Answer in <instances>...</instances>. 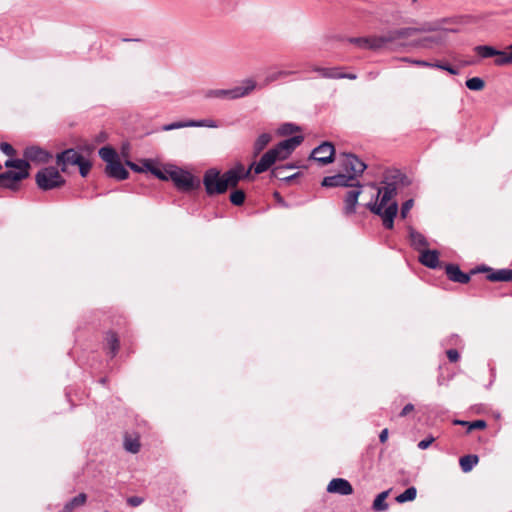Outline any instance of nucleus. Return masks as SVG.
<instances>
[{"label": "nucleus", "mask_w": 512, "mask_h": 512, "mask_svg": "<svg viewBox=\"0 0 512 512\" xmlns=\"http://www.w3.org/2000/svg\"><path fill=\"white\" fill-rule=\"evenodd\" d=\"M475 52L482 58L495 57L498 54V50L492 46L479 45L475 47Z\"/></svg>", "instance_id": "nucleus-30"}, {"label": "nucleus", "mask_w": 512, "mask_h": 512, "mask_svg": "<svg viewBox=\"0 0 512 512\" xmlns=\"http://www.w3.org/2000/svg\"><path fill=\"white\" fill-rule=\"evenodd\" d=\"M312 71L318 73L320 77L324 78L326 72H328V67L313 66Z\"/></svg>", "instance_id": "nucleus-48"}, {"label": "nucleus", "mask_w": 512, "mask_h": 512, "mask_svg": "<svg viewBox=\"0 0 512 512\" xmlns=\"http://www.w3.org/2000/svg\"><path fill=\"white\" fill-rule=\"evenodd\" d=\"M106 139V134L105 133H101L99 136H98V141H104Z\"/></svg>", "instance_id": "nucleus-54"}, {"label": "nucleus", "mask_w": 512, "mask_h": 512, "mask_svg": "<svg viewBox=\"0 0 512 512\" xmlns=\"http://www.w3.org/2000/svg\"><path fill=\"white\" fill-rule=\"evenodd\" d=\"M445 272L448 274V264L444 265Z\"/></svg>", "instance_id": "nucleus-56"}, {"label": "nucleus", "mask_w": 512, "mask_h": 512, "mask_svg": "<svg viewBox=\"0 0 512 512\" xmlns=\"http://www.w3.org/2000/svg\"><path fill=\"white\" fill-rule=\"evenodd\" d=\"M413 204H414V201L413 199H408L406 200L403 204H402V207H401V210H400V216L401 218H406L410 209L413 207Z\"/></svg>", "instance_id": "nucleus-42"}, {"label": "nucleus", "mask_w": 512, "mask_h": 512, "mask_svg": "<svg viewBox=\"0 0 512 512\" xmlns=\"http://www.w3.org/2000/svg\"><path fill=\"white\" fill-rule=\"evenodd\" d=\"M106 342L109 348L111 357H114L119 349V339L114 332H108L106 335Z\"/></svg>", "instance_id": "nucleus-28"}, {"label": "nucleus", "mask_w": 512, "mask_h": 512, "mask_svg": "<svg viewBox=\"0 0 512 512\" xmlns=\"http://www.w3.org/2000/svg\"><path fill=\"white\" fill-rule=\"evenodd\" d=\"M286 172L287 171H285V167H274L271 170V177L277 178L286 183H290L291 181H293L300 175L299 172L291 174V175L287 174Z\"/></svg>", "instance_id": "nucleus-24"}, {"label": "nucleus", "mask_w": 512, "mask_h": 512, "mask_svg": "<svg viewBox=\"0 0 512 512\" xmlns=\"http://www.w3.org/2000/svg\"><path fill=\"white\" fill-rule=\"evenodd\" d=\"M390 490L383 491L379 493L373 501L372 509L375 512H383L388 509V503L386 502L387 497L389 496Z\"/></svg>", "instance_id": "nucleus-23"}, {"label": "nucleus", "mask_w": 512, "mask_h": 512, "mask_svg": "<svg viewBox=\"0 0 512 512\" xmlns=\"http://www.w3.org/2000/svg\"><path fill=\"white\" fill-rule=\"evenodd\" d=\"M25 160L37 163H47L52 155L38 146H30L24 150Z\"/></svg>", "instance_id": "nucleus-16"}, {"label": "nucleus", "mask_w": 512, "mask_h": 512, "mask_svg": "<svg viewBox=\"0 0 512 512\" xmlns=\"http://www.w3.org/2000/svg\"><path fill=\"white\" fill-rule=\"evenodd\" d=\"M77 166L79 167L80 175L82 177H86L89 174V172H90L92 164H91V162L89 160H86L83 157L82 160L79 161V164H77Z\"/></svg>", "instance_id": "nucleus-41"}, {"label": "nucleus", "mask_w": 512, "mask_h": 512, "mask_svg": "<svg viewBox=\"0 0 512 512\" xmlns=\"http://www.w3.org/2000/svg\"><path fill=\"white\" fill-rule=\"evenodd\" d=\"M508 50L510 51V53L512 54V44L510 46H508Z\"/></svg>", "instance_id": "nucleus-58"}, {"label": "nucleus", "mask_w": 512, "mask_h": 512, "mask_svg": "<svg viewBox=\"0 0 512 512\" xmlns=\"http://www.w3.org/2000/svg\"><path fill=\"white\" fill-rule=\"evenodd\" d=\"M302 141V136H293L279 142L262 155L255 165V174H261L270 169L277 161L287 159Z\"/></svg>", "instance_id": "nucleus-4"}, {"label": "nucleus", "mask_w": 512, "mask_h": 512, "mask_svg": "<svg viewBox=\"0 0 512 512\" xmlns=\"http://www.w3.org/2000/svg\"><path fill=\"white\" fill-rule=\"evenodd\" d=\"M454 424H461V425H468V431H472L475 429H485L487 426V423L484 420H476L473 422H464V421H458L455 420Z\"/></svg>", "instance_id": "nucleus-39"}, {"label": "nucleus", "mask_w": 512, "mask_h": 512, "mask_svg": "<svg viewBox=\"0 0 512 512\" xmlns=\"http://www.w3.org/2000/svg\"><path fill=\"white\" fill-rule=\"evenodd\" d=\"M403 60L407 61V62H410L412 64H415V65H419V66L437 67V68H440L442 70L448 71V62L447 61L440 62V63H429V62H426L424 60H411V59H408V58H404Z\"/></svg>", "instance_id": "nucleus-32"}, {"label": "nucleus", "mask_w": 512, "mask_h": 512, "mask_svg": "<svg viewBox=\"0 0 512 512\" xmlns=\"http://www.w3.org/2000/svg\"><path fill=\"white\" fill-rule=\"evenodd\" d=\"M124 448L128 452L136 454L140 450V442L137 438L126 436L124 439Z\"/></svg>", "instance_id": "nucleus-34"}, {"label": "nucleus", "mask_w": 512, "mask_h": 512, "mask_svg": "<svg viewBox=\"0 0 512 512\" xmlns=\"http://www.w3.org/2000/svg\"><path fill=\"white\" fill-rule=\"evenodd\" d=\"M477 455L469 454L460 458V466L463 472H469L478 463Z\"/></svg>", "instance_id": "nucleus-26"}, {"label": "nucleus", "mask_w": 512, "mask_h": 512, "mask_svg": "<svg viewBox=\"0 0 512 512\" xmlns=\"http://www.w3.org/2000/svg\"><path fill=\"white\" fill-rule=\"evenodd\" d=\"M257 87V83L255 80L251 78H247L241 82V85L236 86L231 89H210L205 92V98H218V99H228L235 100L251 94L255 88Z\"/></svg>", "instance_id": "nucleus-5"}, {"label": "nucleus", "mask_w": 512, "mask_h": 512, "mask_svg": "<svg viewBox=\"0 0 512 512\" xmlns=\"http://www.w3.org/2000/svg\"><path fill=\"white\" fill-rule=\"evenodd\" d=\"M145 169L151 172L154 176H156L160 180H169V170L162 171L158 167L154 166L150 160L144 161Z\"/></svg>", "instance_id": "nucleus-27"}, {"label": "nucleus", "mask_w": 512, "mask_h": 512, "mask_svg": "<svg viewBox=\"0 0 512 512\" xmlns=\"http://www.w3.org/2000/svg\"><path fill=\"white\" fill-rule=\"evenodd\" d=\"M413 410H414V405L409 403L404 406V408L400 412L399 416L404 417V416L408 415L410 412H412Z\"/></svg>", "instance_id": "nucleus-49"}, {"label": "nucleus", "mask_w": 512, "mask_h": 512, "mask_svg": "<svg viewBox=\"0 0 512 512\" xmlns=\"http://www.w3.org/2000/svg\"><path fill=\"white\" fill-rule=\"evenodd\" d=\"M245 192L243 190H234L230 194V201L235 206H241L245 201Z\"/></svg>", "instance_id": "nucleus-36"}, {"label": "nucleus", "mask_w": 512, "mask_h": 512, "mask_svg": "<svg viewBox=\"0 0 512 512\" xmlns=\"http://www.w3.org/2000/svg\"><path fill=\"white\" fill-rule=\"evenodd\" d=\"M325 79H357V75L354 73H343L341 72V67H329L328 72L324 77Z\"/></svg>", "instance_id": "nucleus-22"}, {"label": "nucleus", "mask_w": 512, "mask_h": 512, "mask_svg": "<svg viewBox=\"0 0 512 512\" xmlns=\"http://www.w3.org/2000/svg\"><path fill=\"white\" fill-rule=\"evenodd\" d=\"M471 271L464 273L460 270L458 265L450 264V281L466 284L470 281Z\"/></svg>", "instance_id": "nucleus-20"}, {"label": "nucleus", "mask_w": 512, "mask_h": 512, "mask_svg": "<svg viewBox=\"0 0 512 512\" xmlns=\"http://www.w3.org/2000/svg\"><path fill=\"white\" fill-rule=\"evenodd\" d=\"M292 73H293L292 71H285V70L273 72V73L267 75V77L265 79V85H267L271 82L277 81L279 79L285 78V77L291 75Z\"/></svg>", "instance_id": "nucleus-38"}, {"label": "nucleus", "mask_w": 512, "mask_h": 512, "mask_svg": "<svg viewBox=\"0 0 512 512\" xmlns=\"http://www.w3.org/2000/svg\"><path fill=\"white\" fill-rule=\"evenodd\" d=\"M274 196L276 197V199H279L280 202H283L278 192H275Z\"/></svg>", "instance_id": "nucleus-55"}, {"label": "nucleus", "mask_w": 512, "mask_h": 512, "mask_svg": "<svg viewBox=\"0 0 512 512\" xmlns=\"http://www.w3.org/2000/svg\"><path fill=\"white\" fill-rule=\"evenodd\" d=\"M186 127H191L190 120L178 121V122L166 124L162 127V130L163 131H171V130L186 128Z\"/></svg>", "instance_id": "nucleus-40"}, {"label": "nucleus", "mask_w": 512, "mask_h": 512, "mask_svg": "<svg viewBox=\"0 0 512 512\" xmlns=\"http://www.w3.org/2000/svg\"><path fill=\"white\" fill-rule=\"evenodd\" d=\"M340 157H342L340 160L342 169L349 174L339 173L332 176H326L323 178L321 183L323 187L334 188L353 186V181H356V178L361 176L367 168V165L354 154L342 153Z\"/></svg>", "instance_id": "nucleus-3"}, {"label": "nucleus", "mask_w": 512, "mask_h": 512, "mask_svg": "<svg viewBox=\"0 0 512 512\" xmlns=\"http://www.w3.org/2000/svg\"><path fill=\"white\" fill-rule=\"evenodd\" d=\"M404 179V175L399 171H395L392 175L386 176L383 186L377 191V198L374 203H368V209L381 217L383 226L392 229L394 219L398 213V203L393 200L397 195L398 183Z\"/></svg>", "instance_id": "nucleus-2"}, {"label": "nucleus", "mask_w": 512, "mask_h": 512, "mask_svg": "<svg viewBox=\"0 0 512 512\" xmlns=\"http://www.w3.org/2000/svg\"><path fill=\"white\" fill-rule=\"evenodd\" d=\"M421 264L428 268H436L439 265V252L437 250H423L419 256Z\"/></svg>", "instance_id": "nucleus-17"}, {"label": "nucleus", "mask_w": 512, "mask_h": 512, "mask_svg": "<svg viewBox=\"0 0 512 512\" xmlns=\"http://www.w3.org/2000/svg\"><path fill=\"white\" fill-rule=\"evenodd\" d=\"M388 439V429H383L381 432H380V435H379V440L381 443H384L386 442Z\"/></svg>", "instance_id": "nucleus-52"}, {"label": "nucleus", "mask_w": 512, "mask_h": 512, "mask_svg": "<svg viewBox=\"0 0 512 512\" xmlns=\"http://www.w3.org/2000/svg\"><path fill=\"white\" fill-rule=\"evenodd\" d=\"M87 496L85 493H80L72 498L64 507L67 512H71L75 507L82 506L86 502Z\"/></svg>", "instance_id": "nucleus-31"}, {"label": "nucleus", "mask_w": 512, "mask_h": 512, "mask_svg": "<svg viewBox=\"0 0 512 512\" xmlns=\"http://www.w3.org/2000/svg\"><path fill=\"white\" fill-rule=\"evenodd\" d=\"M0 150L7 156H14L16 151L15 149L12 147V145H10L9 143L7 142H2L0 143Z\"/></svg>", "instance_id": "nucleus-43"}, {"label": "nucleus", "mask_w": 512, "mask_h": 512, "mask_svg": "<svg viewBox=\"0 0 512 512\" xmlns=\"http://www.w3.org/2000/svg\"><path fill=\"white\" fill-rule=\"evenodd\" d=\"M433 441V439H424V440H421L419 443H418V447L420 449H426L429 447V445L431 444V442Z\"/></svg>", "instance_id": "nucleus-50"}, {"label": "nucleus", "mask_w": 512, "mask_h": 512, "mask_svg": "<svg viewBox=\"0 0 512 512\" xmlns=\"http://www.w3.org/2000/svg\"><path fill=\"white\" fill-rule=\"evenodd\" d=\"M144 499L142 497H139V496H131L127 499V503L131 506V507H137V506H140L142 503H143Z\"/></svg>", "instance_id": "nucleus-45"}, {"label": "nucleus", "mask_w": 512, "mask_h": 512, "mask_svg": "<svg viewBox=\"0 0 512 512\" xmlns=\"http://www.w3.org/2000/svg\"><path fill=\"white\" fill-rule=\"evenodd\" d=\"M203 184L206 190V193L209 196L223 194L227 191V184L223 178V174L215 169H208L203 176Z\"/></svg>", "instance_id": "nucleus-8"}, {"label": "nucleus", "mask_w": 512, "mask_h": 512, "mask_svg": "<svg viewBox=\"0 0 512 512\" xmlns=\"http://www.w3.org/2000/svg\"><path fill=\"white\" fill-rule=\"evenodd\" d=\"M310 158L321 166L330 164L335 158V147L331 142L325 141L312 150Z\"/></svg>", "instance_id": "nucleus-10"}, {"label": "nucleus", "mask_w": 512, "mask_h": 512, "mask_svg": "<svg viewBox=\"0 0 512 512\" xmlns=\"http://www.w3.org/2000/svg\"><path fill=\"white\" fill-rule=\"evenodd\" d=\"M169 179L172 180L175 186L184 192H190L199 188L200 182L194 176L181 168H173L169 170Z\"/></svg>", "instance_id": "nucleus-9"}, {"label": "nucleus", "mask_w": 512, "mask_h": 512, "mask_svg": "<svg viewBox=\"0 0 512 512\" xmlns=\"http://www.w3.org/2000/svg\"><path fill=\"white\" fill-rule=\"evenodd\" d=\"M417 490L415 487L411 486L407 488L403 493L399 494L396 497V501L398 503H405L408 501H413L416 498Z\"/></svg>", "instance_id": "nucleus-33"}, {"label": "nucleus", "mask_w": 512, "mask_h": 512, "mask_svg": "<svg viewBox=\"0 0 512 512\" xmlns=\"http://www.w3.org/2000/svg\"><path fill=\"white\" fill-rule=\"evenodd\" d=\"M272 136L269 133H262L253 144V157H257L270 143Z\"/></svg>", "instance_id": "nucleus-21"}, {"label": "nucleus", "mask_w": 512, "mask_h": 512, "mask_svg": "<svg viewBox=\"0 0 512 512\" xmlns=\"http://www.w3.org/2000/svg\"><path fill=\"white\" fill-rule=\"evenodd\" d=\"M2 169V165L0 164V170Z\"/></svg>", "instance_id": "nucleus-59"}, {"label": "nucleus", "mask_w": 512, "mask_h": 512, "mask_svg": "<svg viewBox=\"0 0 512 512\" xmlns=\"http://www.w3.org/2000/svg\"><path fill=\"white\" fill-rule=\"evenodd\" d=\"M35 181L39 189L43 191L59 188L65 184V179L60 172L52 166L39 170L35 175Z\"/></svg>", "instance_id": "nucleus-7"}, {"label": "nucleus", "mask_w": 512, "mask_h": 512, "mask_svg": "<svg viewBox=\"0 0 512 512\" xmlns=\"http://www.w3.org/2000/svg\"><path fill=\"white\" fill-rule=\"evenodd\" d=\"M99 156L106 162L105 172L107 176L116 180H125L129 176V172L120 162L119 156L115 149L110 146H104L99 150Z\"/></svg>", "instance_id": "nucleus-6"}, {"label": "nucleus", "mask_w": 512, "mask_h": 512, "mask_svg": "<svg viewBox=\"0 0 512 512\" xmlns=\"http://www.w3.org/2000/svg\"><path fill=\"white\" fill-rule=\"evenodd\" d=\"M296 130H298V127L294 126L293 124L287 123L281 127L280 133L281 134H290Z\"/></svg>", "instance_id": "nucleus-46"}, {"label": "nucleus", "mask_w": 512, "mask_h": 512, "mask_svg": "<svg viewBox=\"0 0 512 512\" xmlns=\"http://www.w3.org/2000/svg\"><path fill=\"white\" fill-rule=\"evenodd\" d=\"M191 127L217 128L218 123L213 119L190 120Z\"/></svg>", "instance_id": "nucleus-37"}, {"label": "nucleus", "mask_w": 512, "mask_h": 512, "mask_svg": "<svg viewBox=\"0 0 512 512\" xmlns=\"http://www.w3.org/2000/svg\"><path fill=\"white\" fill-rule=\"evenodd\" d=\"M459 353L455 349H450V362H456L459 359Z\"/></svg>", "instance_id": "nucleus-51"}, {"label": "nucleus", "mask_w": 512, "mask_h": 512, "mask_svg": "<svg viewBox=\"0 0 512 512\" xmlns=\"http://www.w3.org/2000/svg\"><path fill=\"white\" fill-rule=\"evenodd\" d=\"M348 187L350 190L347 191L344 198L345 205L343 211L345 215H352L356 212V205L358 203V197L362 192V185L356 179V181H353V186Z\"/></svg>", "instance_id": "nucleus-13"}, {"label": "nucleus", "mask_w": 512, "mask_h": 512, "mask_svg": "<svg viewBox=\"0 0 512 512\" xmlns=\"http://www.w3.org/2000/svg\"><path fill=\"white\" fill-rule=\"evenodd\" d=\"M466 87L472 91H481L485 87V82L480 77H473L466 80Z\"/></svg>", "instance_id": "nucleus-35"}, {"label": "nucleus", "mask_w": 512, "mask_h": 512, "mask_svg": "<svg viewBox=\"0 0 512 512\" xmlns=\"http://www.w3.org/2000/svg\"><path fill=\"white\" fill-rule=\"evenodd\" d=\"M29 176V171L15 172L7 170L0 173V187L16 191L19 189V183Z\"/></svg>", "instance_id": "nucleus-12"}, {"label": "nucleus", "mask_w": 512, "mask_h": 512, "mask_svg": "<svg viewBox=\"0 0 512 512\" xmlns=\"http://www.w3.org/2000/svg\"><path fill=\"white\" fill-rule=\"evenodd\" d=\"M257 163H252L248 169H245V167L243 166V164H241V172L240 173V176H241V180L242 179H249L251 177V170L254 169L255 170V165Z\"/></svg>", "instance_id": "nucleus-44"}, {"label": "nucleus", "mask_w": 512, "mask_h": 512, "mask_svg": "<svg viewBox=\"0 0 512 512\" xmlns=\"http://www.w3.org/2000/svg\"><path fill=\"white\" fill-rule=\"evenodd\" d=\"M486 273V279L491 282H512V269L494 270L487 266L471 269V274Z\"/></svg>", "instance_id": "nucleus-11"}, {"label": "nucleus", "mask_w": 512, "mask_h": 512, "mask_svg": "<svg viewBox=\"0 0 512 512\" xmlns=\"http://www.w3.org/2000/svg\"><path fill=\"white\" fill-rule=\"evenodd\" d=\"M419 33L420 30L417 28H400L379 36L350 38L349 41L363 49L378 50L406 46L408 44L430 48L440 40L438 33L417 36Z\"/></svg>", "instance_id": "nucleus-1"}, {"label": "nucleus", "mask_w": 512, "mask_h": 512, "mask_svg": "<svg viewBox=\"0 0 512 512\" xmlns=\"http://www.w3.org/2000/svg\"><path fill=\"white\" fill-rule=\"evenodd\" d=\"M278 167H285V171H287L288 169H294L297 166L295 164H293V163H289V164H286V165H279Z\"/></svg>", "instance_id": "nucleus-53"}, {"label": "nucleus", "mask_w": 512, "mask_h": 512, "mask_svg": "<svg viewBox=\"0 0 512 512\" xmlns=\"http://www.w3.org/2000/svg\"><path fill=\"white\" fill-rule=\"evenodd\" d=\"M83 156L75 149H66L56 156V163L61 167V171L65 172L68 165H77Z\"/></svg>", "instance_id": "nucleus-14"}, {"label": "nucleus", "mask_w": 512, "mask_h": 512, "mask_svg": "<svg viewBox=\"0 0 512 512\" xmlns=\"http://www.w3.org/2000/svg\"><path fill=\"white\" fill-rule=\"evenodd\" d=\"M241 163L223 173V178L227 184V188H234L241 181Z\"/></svg>", "instance_id": "nucleus-18"}, {"label": "nucleus", "mask_w": 512, "mask_h": 512, "mask_svg": "<svg viewBox=\"0 0 512 512\" xmlns=\"http://www.w3.org/2000/svg\"><path fill=\"white\" fill-rule=\"evenodd\" d=\"M126 165H127L131 170H133L134 172H144V171H147V170L145 169V166H144V165H143V166H139L138 164H136V163H134V162H132V161H129V160H127V161H126Z\"/></svg>", "instance_id": "nucleus-47"}, {"label": "nucleus", "mask_w": 512, "mask_h": 512, "mask_svg": "<svg viewBox=\"0 0 512 512\" xmlns=\"http://www.w3.org/2000/svg\"><path fill=\"white\" fill-rule=\"evenodd\" d=\"M6 168H15L16 172L29 171L30 165L25 159H8L5 161Z\"/></svg>", "instance_id": "nucleus-25"}, {"label": "nucleus", "mask_w": 512, "mask_h": 512, "mask_svg": "<svg viewBox=\"0 0 512 512\" xmlns=\"http://www.w3.org/2000/svg\"><path fill=\"white\" fill-rule=\"evenodd\" d=\"M449 72H450V74H454V73H456V72H455L451 67H450V69H449Z\"/></svg>", "instance_id": "nucleus-57"}, {"label": "nucleus", "mask_w": 512, "mask_h": 512, "mask_svg": "<svg viewBox=\"0 0 512 512\" xmlns=\"http://www.w3.org/2000/svg\"><path fill=\"white\" fill-rule=\"evenodd\" d=\"M495 65L504 66L512 64V54L508 50V48L504 51L498 50V54L495 56Z\"/></svg>", "instance_id": "nucleus-29"}, {"label": "nucleus", "mask_w": 512, "mask_h": 512, "mask_svg": "<svg viewBox=\"0 0 512 512\" xmlns=\"http://www.w3.org/2000/svg\"><path fill=\"white\" fill-rule=\"evenodd\" d=\"M409 237H410V244L411 246L422 252L423 250H426L425 248L428 246L427 239L423 234L420 232L414 230L413 228H409Z\"/></svg>", "instance_id": "nucleus-19"}, {"label": "nucleus", "mask_w": 512, "mask_h": 512, "mask_svg": "<svg viewBox=\"0 0 512 512\" xmlns=\"http://www.w3.org/2000/svg\"><path fill=\"white\" fill-rule=\"evenodd\" d=\"M327 492L347 496L353 493V487L346 479L334 478L329 482Z\"/></svg>", "instance_id": "nucleus-15"}]
</instances>
